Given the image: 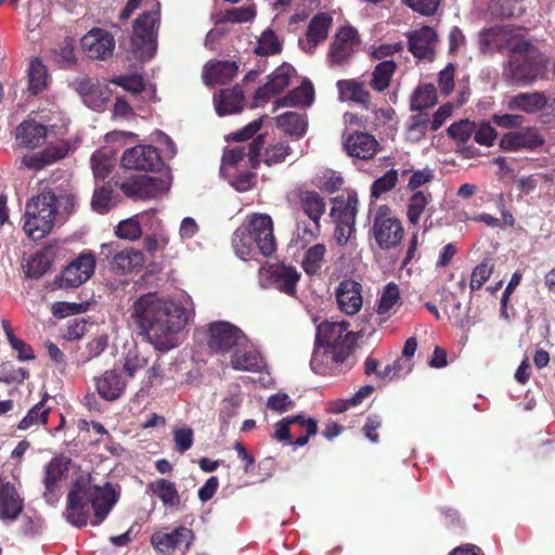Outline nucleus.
<instances>
[{
	"instance_id": "1",
	"label": "nucleus",
	"mask_w": 555,
	"mask_h": 555,
	"mask_svg": "<svg viewBox=\"0 0 555 555\" xmlns=\"http://www.w3.org/2000/svg\"><path fill=\"white\" fill-rule=\"evenodd\" d=\"M193 314V304L189 298L184 301L168 300L156 293L140 296L130 309L134 324L159 351H168L179 345L180 334Z\"/></svg>"
},
{
	"instance_id": "2",
	"label": "nucleus",
	"mask_w": 555,
	"mask_h": 555,
	"mask_svg": "<svg viewBox=\"0 0 555 555\" xmlns=\"http://www.w3.org/2000/svg\"><path fill=\"white\" fill-rule=\"evenodd\" d=\"M347 322H322L317 327L311 369L319 375H336L350 370L356 335Z\"/></svg>"
},
{
	"instance_id": "3",
	"label": "nucleus",
	"mask_w": 555,
	"mask_h": 555,
	"mask_svg": "<svg viewBox=\"0 0 555 555\" xmlns=\"http://www.w3.org/2000/svg\"><path fill=\"white\" fill-rule=\"evenodd\" d=\"M118 500L119 491L111 482L100 487L78 478L67 493L64 515L77 528L88 524L98 527L107 518Z\"/></svg>"
},
{
	"instance_id": "4",
	"label": "nucleus",
	"mask_w": 555,
	"mask_h": 555,
	"mask_svg": "<svg viewBox=\"0 0 555 555\" xmlns=\"http://www.w3.org/2000/svg\"><path fill=\"white\" fill-rule=\"evenodd\" d=\"M70 195L55 196L51 191H43L27 202L25 207L24 230L33 240H41L51 232L54 224L62 222L74 208Z\"/></svg>"
},
{
	"instance_id": "5",
	"label": "nucleus",
	"mask_w": 555,
	"mask_h": 555,
	"mask_svg": "<svg viewBox=\"0 0 555 555\" xmlns=\"http://www.w3.org/2000/svg\"><path fill=\"white\" fill-rule=\"evenodd\" d=\"M547 57L525 40L512 46L508 61L503 67V78L515 85H531L546 77Z\"/></svg>"
},
{
	"instance_id": "6",
	"label": "nucleus",
	"mask_w": 555,
	"mask_h": 555,
	"mask_svg": "<svg viewBox=\"0 0 555 555\" xmlns=\"http://www.w3.org/2000/svg\"><path fill=\"white\" fill-rule=\"evenodd\" d=\"M372 235L383 250L397 247L403 238L404 229L395 210L388 205H377L371 209Z\"/></svg>"
},
{
	"instance_id": "7",
	"label": "nucleus",
	"mask_w": 555,
	"mask_h": 555,
	"mask_svg": "<svg viewBox=\"0 0 555 555\" xmlns=\"http://www.w3.org/2000/svg\"><path fill=\"white\" fill-rule=\"evenodd\" d=\"M158 23V11L143 12L133 23L131 49L142 61L151 59L156 50L155 30Z\"/></svg>"
},
{
	"instance_id": "8",
	"label": "nucleus",
	"mask_w": 555,
	"mask_h": 555,
	"mask_svg": "<svg viewBox=\"0 0 555 555\" xmlns=\"http://www.w3.org/2000/svg\"><path fill=\"white\" fill-rule=\"evenodd\" d=\"M247 336L235 325L218 321L208 327V347L219 354H231L247 345Z\"/></svg>"
},
{
	"instance_id": "9",
	"label": "nucleus",
	"mask_w": 555,
	"mask_h": 555,
	"mask_svg": "<svg viewBox=\"0 0 555 555\" xmlns=\"http://www.w3.org/2000/svg\"><path fill=\"white\" fill-rule=\"evenodd\" d=\"M116 185L126 196L135 201L157 198L169 189V182L165 178L147 175L118 180Z\"/></svg>"
},
{
	"instance_id": "10",
	"label": "nucleus",
	"mask_w": 555,
	"mask_h": 555,
	"mask_svg": "<svg viewBox=\"0 0 555 555\" xmlns=\"http://www.w3.org/2000/svg\"><path fill=\"white\" fill-rule=\"evenodd\" d=\"M194 540L195 534L193 530L179 526L170 532L155 531L151 537V544L160 553L168 554L170 551L179 550L182 554H185L190 551Z\"/></svg>"
},
{
	"instance_id": "11",
	"label": "nucleus",
	"mask_w": 555,
	"mask_h": 555,
	"mask_svg": "<svg viewBox=\"0 0 555 555\" xmlns=\"http://www.w3.org/2000/svg\"><path fill=\"white\" fill-rule=\"evenodd\" d=\"M358 46V31L350 26L341 27L336 33L327 52L330 66H341L348 63Z\"/></svg>"
},
{
	"instance_id": "12",
	"label": "nucleus",
	"mask_w": 555,
	"mask_h": 555,
	"mask_svg": "<svg viewBox=\"0 0 555 555\" xmlns=\"http://www.w3.org/2000/svg\"><path fill=\"white\" fill-rule=\"evenodd\" d=\"M95 269V257L92 253L80 254L62 272L60 287L75 288L87 282Z\"/></svg>"
},
{
	"instance_id": "13",
	"label": "nucleus",
	"mask_w": 555,
	"mask_h": 555,
	"mask_svg": "<svg viewBox=\"0 0 555 555\" xmlns=\"http://www.w3.org/2000/svg\"><path fill=\"white\" fill-rule=\"evenodd\" d=\"M254 236L257 248L263 256H270L275 250L273 222L267 214H254L248 219L247 227H242Z\"/></svg>"
},
{
	"instance_id": "14",
	"label": "nucleus",
	"mask_w": 555,
	"mask_h": 555,
	"mask_svg": "<svg viewBox=\"0 0 555 555\" xmlns=\"http://www.w3.org/2000/svg\"><path fill=\"white\" fill-rule=\"evenodd\" d=\"M101 254L106 258H112V269L122 274L130 273L144 263V256L141 250L134 248L117 250L116 243L102 244Z\"/></svg>"
},
{
	"instance_id": "15",
	"label": "nucleus",
	"mask_w": 555,
	"mask_h": 555,
	"mask_svg": "<svg viewBox=\"0 0 555 555\" xmlns=\"http://www.w3.org/2000/svg\"><path fill=\"white\" fill-rule=\"evenodd\" d=\"M543 143L544 139L539 130L534 127H527L504 133L500 139L499 146L506 152H518L532 151Z\"/></svg>"
},
{
	"instance_id": "16",
	"label": "nucleus",
	"mask_w": 555,
	"mask_h": 555,
	"mask_svg": "<svg viewBox=\"0 0 555 555\" xmlns=\"http://www.w3.org/2000/svg\"><path fill=\"white\" fill-rule=\"evenodd\" d=\"M120 163L128 169L147 171L154 170L160 165V156L152 145H137L124 152Z\"/></svg>"
},
{
	"instance_id": "17",
	"label": "nucleus",
	"mask_w": 555,
	"mask_h": 555,
	"mask_svg": "<svg viewBox=\"0 0 555 555\" xmlns=\"http://www.w3.org/2000/svg\"><path fill=\"white\" fill-rule=\"evenodd\" d=\"M81 47L90 59L105 60L113 54L115 40L108 31L93 28L81 38Z\"/></svg>"
},
{
	"instance_id": "18",
	"label": "nucleus",
	"mask_w": 555,
	"mask_h": 555,
	"mask_svg": "<svg viewBox=\"0 0 555 555\" xmlns=\"http://www.w3.org/2000/svg\"><path fill=\"white\" fill-rule=\"evenodd\" d=\"M295 69L289 64H283L278 67L270 76L269 81L258 88L254 96V106H259L267 102L272 95H275L289 86Z\"/></svg>"
},
{
	"instance_id": "19",
	"label": "nucleus",
	"mask_w": 555,
	"mask_h": 555,
	"mask_svg": "<svg viewBox=\"0 0 555 555\" xmlns=\"http://www.w3.org/2000/svg\"><path fill=\"white\" fill-rule=\"evenodd\" d=\"M24 511V498L10 481L2 480L0 486V519L14 521Z\"/></svg>"
},
{
	"instance_id": "20",
	"label": "nucleus",
	"mask_w": 555,
	"mask_h": 555,
	"mask_svg": "<svg viewBox=\"0 0 555 555\" xmlns=\"http://www.w3.org/2000/svg\"><path fill=\"white\" fill-rule=\"evenodd\" d=\"M230 354V365L236 371L261 372L266 362L259 350L247 338V345Z\"/></svg>"
},
{
	"instance_id": "21",
	"label": "nucleus",
	"mask_w": 555,
	"mask_h": 555,
	"mask_svg": "<svg viewBox=\"0 0 555 555\" xmlns=\"http://www.w3.org/2000/svg\"><path fill=\"white\" fill-rule=\"evenodd\" d=\"M332 21L326 13L317 14L308 25L306 39L299 40L300 48L307 53H313L317 46L327 38Z\"/></svg>"
},
{
	"instance_id": "22",
	"label": "nucleus",
	"mask_w": 555,
	"mask_h": 555,
	"mask_svg": "<svg viewBox=\"0 0 555 555\" xmlns=\"http://www.w3.org/2000/svg\"><path fill=\"white\" fill-rule=\"evenodd\" d=\"M344 146L349 156L359 159H370L376 154L379 144L370 133L354 132L347 137Z\"/></svg>"
},
{
	"instance_id": "23",
	"label": "nucleus",
	"mask_w": 555,
	"mask_h": 555,
	"mask_svg": "<svg viewBox=\"0 0 555 555\" xmlns=\"http://www.w3.org/2000/svg\"><path fill=\"white\" fill-rule=\"evenodd\" d=\"M361 284L352 280L343 281L336 291L339 309L346 314L353 315L362 307Z\"/></svg>"
},
{
	"instance_id": "24",
	"label": "nucleus",
	"mask_w": 555,
	"mask_h": 555,
	"mask_svg": "<svg viewBox=\"0 0 555 555\" xmlns=\"http://www.w3.org/2000/svg\"><path fill=\"white\" fill-rule=\"evenodd\" d=\"M359 199L356 192H347L334 199L331 217L334 222L356 224Z\"/></svg>"
},
{
	"instance_id": "25",
	"label": "nucleus",
	"mask_w": 555,
	"mask_h": 555,
	"mask_svg": "<svg viewBox=\"0 0 555 555\" xmlns=\"http://www.w3.org/2000/svg\"><path fill=\"white\" fill-rule=\"evenodd\" d=\"M436 33L431 27L424 26L409 34V49L417 59L429 57L434 51Z\"/></svg>"
},
{
	"instance_id": "26",
	"label": "nucleus",
	"mask_w": 555,
	"mask_h": 555,
	"mask_svg": "<svg viewBox=\"0 0 555 555\" xmlns=\"http://www.w3.org/2000/svg\"><path fill=\"white\" fill-rule=\"evenodd\" d=\"M48 129L36 120H25L16 128V141L20 145L35 149L44 142Z\"/></svg>"
},
{
	"instance_id": "27",
	"label": "nucleus",
	"mask_w": 555,
	"mask_h": 555,
	"mask_svg": "<svg viewBox=\"0 0 555 555\" xmlns=\"http://www.w3.org/2000/svg\"><path fill=\"white\" fill-rule=\"evenodd\" d=\"M272 284L288 295H294L296 285L299 281L300 273L296 268L286 264L271 266L269 269Z\"/></svg>"
},
{
	"instance_id": "28",
	"label": "nucleus",
	"mask_w": 555,
	"mask_h": 555,
	"mask_svg": "<svg viewBox=\"0 0 555 555\" xmlns=\"http://www.w3.org/2000/svg\"><path fill=\"white\" fill-rule=\"evenodd\" d=\"M520 39L512 38L511 34L502 28L485 29L480 33L479 44L482 52H493L504 47L512 50V46Z\"/></svg>"
},
{
	"instance_id": "29",
	"label": "nucleus",
	"mask_w": 555,
	"mask_h": 555,
	"mask_svg": "<svg viewBox=\"0 0 555 555\" xmlns=\"http://www.w3.org/2000/svg\"><path fill=\"white\" fill-rule=\"evenodd\" d=\"M236 72L237 66L234 62H209L204 67L203 79L206 85H222L231 80Z\"/></svg>"
},
{
	"instance_id": "30",
	"label": "nucleus",
	"mask_w": 555,
	"mask_h": 555,
	"mask_svg": "<svg viewBox=\"0 0 555 555\" xmlns=\"http://www.w3.org/2000/svg\"><path fill=\"white\" fill-rule=\"evenodd\" d=\"M546 103V96L541 92H522L508 99L507 108L532 114L542 109Z\"/></svg>"
},
{
	"instance_id": "31",
	"label": "nucleus",
	"mask_w": 555,
	"mask_h": 555,
	"mask_svg": "<svg viewBox=\"0 0 555 555\" xmlns=\"http://www.w3.org/2000/svg\"><path fill=\"white\" fill-rule=\"evenodd\" d=\"M313 100V86L310 81L305 80L299 87L292 90L288 95L278 99L275 101V109L286 106H310Z\"/></svg>"
},
{
	"instance_id": "32",
	"label": "nucleus",
	"mask_w": 555,
	"mask_h": 555,
	"mask_svg": "<svg viewBox=\"0 0 555 555\" xmlns=\"http://www.w3.org/2000/svg\"><path fill=\"white\" fill-rule=\"evenodd\" d=\"M433 202V195L427 190L415 191L412 193L406 203V218L409 223L417 225L423 214L429 210Z\"/></svg>"
},
{
	"instance_id": "33",
	"label": "nucleus",
	"mask_w": 555,
	"mask_h": 555,
	"mask_svg": "<svg viewBox=\"0 0 555 555\" xmlns=\"http://www.w3.org/2000/svg\"><path fill=\"white\" fill-rule=\"evenodd\" d=\"M243 92L235 87L231 90H222L218 98H215V108L219 116L237 113L243 107Z\"/></svg>"
},
{
	"instance_id": "34",
	"label": "nucleus",
	"mask_w": 555,
	"mask_h": 555,
	"mask_svg": "<svg viewBox=\"0 0 555 555\" xmlns=\"http://www.w3.org/2000/svg\"><path fill=\"white\" fill-rule=\"evenodd\" d=\"M339 100L352 101L360 104H366L369 102V92L365 89V83L356 79H343L336 83Z\"/></svg>"
},
{
	"instance_id": "35",
	"label": "nucleus",
	"mask_w": 555,
	"mask_h": 555,
	"mask_svg": "<svg viewBox=\"0 0 555 555\" xmlns=\"http://www.w3.org/2000/svg\"><path fill=\"white\" fill-rule=\"evenodd\" d=\"M147 489L162 501L164 506L179 507L181 501L176 485L172 481L159 478L150 482Z\"/></svg>"
},
{
	"instance_id": "36",
	"label": "nucleus",
	"mask_w": 555,
	"mask_h": 555,
	"mask_svg": "<svg viewBox=\"0 0 555 555\" xmlns=\"http://www.w3.org/2000/svg\"><path fill=\"white\" fill-rule=\"evenodd\" d=\"M276 125L284 132L296 138L302 137L308 128L307 117L294 112H287L278 116Z\"/></svg>"
},
{
	"instance_id": "37",
	"label": "nucleus",
	"mask_w": 555,
	"mask_h": 555,
	"mask_svg": "<svg viewBox=\"0 0 555 555\" xmlns=\"http://www.w3.org/2000/svg\"><path fill=\"white\" fill-rule=\"evenodd\" d=\"M68 470L67 462L61 457H53L46 467L44 474V498L49 501V495L52 494L61 481L64 474Z\"/></svg>"
},
{
	"instance_id": "38",
	"label": "nucleus",
	"mask_w": 555,
	"mask_h": 555,
	"mask_svg": "<svg viewBox=\"0 0 555 555\" xmlns=\"http://www.w3.org/2000/svg\"><path fill=\"white\" fill-rule=\"evenodd\" d=\"M300 203L305 214L318 225L325 212V202L315 191H306L300 195Z\"/></svg>"
},
{
	"instance_id": "39",
	"label": "nucleus",
	"mask_w": 555,
	"mask_h": 555,
	"mask_svg": "<svg viewBox=\"0 0 555 555\" xmlns=\"http://www.w3.org/2000/svg\"><path fill=\"white\" fill-rule=\"evenodd\" d=\"M49 399V395L46 392L42 396L40 402L35 404L24 416L17 425V428L21 430H26L30 428L33 425H46L48 423L50 408L46 406V402Z\"/></svg>"
},
{
	"instance_id": "40",
	"label": "nucleus",
	"mask_w": 555,
	"mask_h": 555,
	"mask_svg": "<svg viewBox=\"0 0 555 555\" xmlns=\"http://www.w3.org/2000/svg\"><path fill=\"white\" fill-rule=\"evenodd\" d=\"M47 85L46 66L38 59L31 60L28 68V91L31 94H38L47 88Z\"/></svg>"
},
{
	"instance_id": "41",
	"label": "nucleus",
	"mask_w": 555,
	"mask_h": 555,
	"mask_svg": "<svg viewBox=\"0 0 555 555\" xmlns=\"http://www.w3.org/2000/svg\"><path fill=\"white\" fill-rule=\"evenodd\" d=\"M232 246L237 257L246 260L251 257L257 247L254 236L246 229L238 228L232 236Z\"/></svg>"
},
{
	"instance_id": "42",
	"label": "nucleus",
	"mask_w": 555,
	"mask_h": 555,
	"mask_svg": "<svg viewBox=\"0 0 555 555\" xmlns=\"http://www.w3.org/2000/svg\"><path fill=\"white\" fill-rule=\"evenodd\" d=\"M396 68L392 60L378 63L372 73L371 87L376 91H384L388 88Z\"/></svg>"
},
{
	"instance_id": "43",
	"label": "nucleus",
	"mask_w": 555,
	"mask_h": 555,
	"mask_svg": "<svg viewBox=\"0 0 555 555\" xmlns=\"http://www.w3.org/2000/svg\"><path fill=\"white\" fill-rule=\"evenodd\" d=\"M399 287L393 283H389L383 289L377 307V312L380 315H389L395 310V308L399 306Z\"/></svg>"
},
{
	"instance_id": "44",
	"label": "nucleus",
	"mask_w": 555,
	"mask_h": 555,
	"mask_svg": "<svg viewBox=\"0 0 555 555\" xmlns=\"http://www.w3.org/2000/svg\"><path fill=\"white\" fill-rule=\"evenodd\" d=\"M436 101V88L434 85L428 83L420 86L411 98V109L422 111L433 106Z\"/></svg>"
},
{
	"instance_id": "45",
	"label": "nucleus",
	"mask_w": 555,
	"mask_h": 555,
	"mask_svg": "<svg viewBox=\"0 0 555 555\" xmlns=\"http://www.w3.org/2000/svg\"><path fill=\"white\" fill-rule=\"evenodd\" d=\"M326 248L323 244H315L310 247L304 257L302 267L308 274H314L320 270Z\"/></svg>"
},
{
	"instance_id": "46",
	"label": "nucleus",
	"mask_w": 555,
	"mask_h": 555,
	"mask_svg": "<svg viewBox=\"0 0 555 555\" xmlns=\"http://www.w3.org/2000/svg\"><path fill=\"white\" fill-rule=\"evenodd\" d=\"M91 164L94 177L96 179H105L113 167L111 152L105 150L96 151L91 157Z\"/></svg>"
},
{
	"instance_id": "47",
	"label": "nucleus",
	"mask_w": 555,
	"mask_h": 555,
	"mask_svg": "<svg viewBox=\"0 0 555 555\" xmlns=\"http://www.w3.org/2000/svg\"><path fill=\"white\" fill-rule=\"evenodd\" d=\"M412 364L410 360L398 359L392 364L385 365L377 373V378L380 379H400L405 377V373L410 372Z\"/></svg>"
},
{
	"instance_id": "48",
	"label": "nucleus",
	"mask_w": 555,
	"mask_h": 555,
	"mask_svg": "<svg viewBox=\"0 0 555 555\" xmlns=\"http://www.w3.org/2000/svg\"><path fill=\"white\" fill-rule=\"evenodd\" d=\"M398 182V171L395 169L388 170L384 176L376 179L371 186L372 197L378 198L384 193L392 190Z\"/></svg>"
},
{
	"instance_id": "49",
	"label": "nucleus",
	"mask_w": 555,
	"mask_h": 555,
	"mask_svg": "<svg viewBox=\"0 0 555 555\" xmlns=\"http://www.w3.org/2000/svg\"><path fill=\"white\" fill-rule=\"evenodd\" d=\"M141 234L140 219H137L135 216L121 220L116 228V235L120 238L135 241Z\"/></svg>"
},
{
	"instance_id": "50",
	"label": "nucleus",
	"mask_w": 555,
	"mask_h": 555,
	"mask_svg": "<svg viewBox=\"0 0 555 555\" xmlns=\"http://www.w3.org/2000/svg\"><path fill=\"white\" fill-rule=\"evenodd\" d=\"M333 238L335 243L339 246L356 245L354 224L335 222Z\"/></svg>"
},
{
	"instance_id": "51",
	"label": "nucleus",
	"mask_w": 555,
	"mask_h": 555,
	"mask_svg": "<svg viewBox=\"0 0 555 555\" xmlns=\"http://www.w3.org/2000/svg\"><path fill=\"white\" fill-rule=\"evenodd\" d=\"M245 155V149L241 146L225 150L222 156L221 173L231 175V171L244 159Z\"/></svg>"
},
{
	"instance_id": "52",
	"label": "nucleus",
	"mask_w": 555,
	"mask_h": 555,
	"mask_svg": "<svg viewBox=\"0 0 555 555\" xmlns=\"http://www.w3.org/2000/svg\"><path fill=\"white\" fill-rule=\"evenodd\" d=\"M92 209L99 214L107 212L112 207V190L108 186H101L94 190L92 201Z\"/></svg>"
},
{
	"instance_id": "53",
	"label": "nucleus",
	"mask_w": 555,
	"mask_h": 555,
	"mask_svg": "<svg viewBox=\"0 0 555 555\" xmlns=\"http://www.w3.org/2000/svg\"><path fill=\"white\" fill-rule=\"evenodd\" d=\"M281 46L275 36L271 30H266L258 40L256 53L259 55H272L280 52Z\"/></svg>"
},
{
	"instance_id": "54",
	"label": "nucleus",
	"mask_w": 555,
	"mask_h": 555,
	"mask_svg": "<svg viewBox=\"0 0 555 555\" xmlns=\"http://www.w3.org/2000/svg\"><path fill=\"white\" fill-rule=\"evenodd\" d=\"M291 147L285 142H276L272 144L270 147L266 150L263 162L267 165H273L281 162H284L285 158L289 155Z\"/></svg>"
},
{
	"instance_id": "55",
	"label": "nucleus",
	"mask_w": 555,
	"mask_h": 555,
	"mask_svg": "<svg viewBox=\"0 0 555 555\" xmlns=\"http://www.w3.org/2000/svg\"><path fill=\"white\" fill-rule=\"evenodd\" d=\"M256 15L253 5L232 8L224 12L223 21L230 23H245L253 20Z\"/></svg>"
},
{
	"instance_id": "56",
	"label": "nucleus",
	"mask_w": 555,
	"mask_h": 555,
	"mask_svg": "<svg viewBox=\"0 0 555 555\" xmlns=\"http://www.w3.org/2000/svg\"><path fill=\"white\" fill-rule=\"evenodd\" d=\"M474 130H475V124L465 119V120H461L459 122L452 124L448 128V133L453 139L464 143L472 137V134L474 133Z\"/></svg>"
},
{
	"instance_id": "57",
	"label": "nucleus",
	"mask_w": 555,
	"mask_h": 555,
	"mask_svg": "<svg viewBox=\"0 0 555 555\" xmlns=\"http://www.w3.org/2000/svg\"><path fill=\"white\" fill-rule=\"evenodd\" d=\"M145 366L146 360L144 358L140 357L135 352H128L124 364L127 378L140 377L139 372L145 370Z\"/></svg>"
},
{
	"instance_id": "58",
	"label": "nucleus",
	"mask_w": 555,
	"mask_h": 555,
	"mask_svg": "<svg viewBox=\"0 0 555 555\" xmlns=\"http://www.w3.org/2000/svg\"><path fill=\"white\" fill-rule=\"evenodd\" d=\"M111 81L133 94L140 93L144 90L143 79L139 75L118 76L113 78Z\"/></svg>"
},
{
	"instance_id": "59",
	"label": "nucleus",
	"mask_w": 555,
	"mask_h": 555,
	"mask_svg": "<svg viewBox=\"0 0 555 555\" xmlns=\"http://www.w3.org/2000/svg\"><path fill=\"white\" fill-rule=\"evenodd\" d=\"M491 273H492V266H490V263L487 261H483L480 264H478L477 267H475V269L473 270V273H472V279H470V284H469L470 289L472 291L479 289L488 281Z\"/></svg>"
},
{
	"instance_id": "60",
	"label": "nucleus",
	"mask_w": 555,
	"mask_h": 555,
	"mask_svg": "<svg viewBox=\"0 0 555 555\" xmlns=\"http://www.w3.org/2000/svg\"><path fill=\"white\" fill-rule=\"evenodd\" d=\"M434 179V171L429 168H424L422 170L414 171L408 182V190H410L412 193L415 191H422V186H424L426 183L433 181Z\"/></svg>"
},
{
	"instance_id": "61",
	"label": "nucleus",
	"mask_w": 555,
	"mask_h": 555,
	"mask_svg": "<svg viewBox=\"0 0 555 555\" xmlns=\"http://www.w3.org/2000/svg\"><path fill=\"white\" fill-rule=\"evenodd\" d=\"M229 179L231 185L238 192H245L253 188L255 182V176L250 172L236 173L231 171V175H223Z\"/></svg>"
},
{
	"instance_id": "62",
	"label": "nucleus",
	"mask_w": 555,
	"mask_h": 555,
	"mask_svg": "<svg viewBox=\"0 0 555 555\" xmlns=\"http://www.w3.org/2000/svg\"><path fill=\"white\" fill-rule=\"evenodd\" d=\"M173 440L176 450L184 453L191 449L193 444V430L190 427L178 428L173 430Z\"/></svg>"
},
{
	"instance_id": "63",
	"label": "nucleus",
	"mask_w": 555,
	"mask_h": 555,
	"mask_svg": "<svg viewBox=\"0 0 555 555\" xmlns=\"http://www.w3.org/2000/svg\"><path fill=\"white\" fill-rule=\"evenodd\" d=\"M428 127H430V120L427 115L420 113L413 116L408 128L410 138L413 140L420 139Z\"/></svg>"
},
{
	"instance_id": "64",
	"label": "nucleus",
	"mask_w": 555,
	"mask_h": 555,
	"mask_svg": "<svg viewBox=\"0 0 555 555\" xmlns=\"http://www.w3.org/2000/svg\"><path fill=\"white\" fill-rule=\"evenodd\" d=\"M533 457L540 462L555 460V439L537 444L533 449Z\"/></svg>"
}]
</instances>
